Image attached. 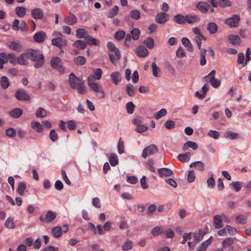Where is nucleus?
Returning a JSON list of instances; mask_svg holds the SVG:
<instances>
[{
  "label": "nucleus",
  "instance_id": "nucleus-1",
  "mask_svg": "<svg viewBox=\"0 0 251 251\" xmlns=\"http://www.w3.org/2000/svg\"><path fill=\"white\" fill-rule=\"evenodd\" d=\"M29 60L34 62L33 66L35 68H39L43 66L45 63L44 55L39 50L34 49H28Z\"/></svg>",
  "mask_w": 251,
  "mask_h": 251
},
{
  "label": "nucleus",
  "instance_id": "nucleus-2",
  "mask_svg": "<svg viewBox=\"0 0 251 251\" xmlns=\"http://www.w3.org/2000/svg\"><path fill=\"white\" fill-rule=\"evenodd\" d=\"M107 46L110 60L114 65H116V61L119 60L121 57L120 52L114 43L111 42H108Z\"/></svg>",
  "mask_w": 251,
  "mask_h": 251
},
{
  "label": "nucleus",
  "instance_id": "nucleus-3",
  "mask_svg": "<svg viewBox=\"0 0 251 251\" xmlns=\"http://www.w3.org/2000/svg\"><path fill=\"white\" fill-rule=\"evenodd\" d=\"M241 20L239 15L234 14L232 17L226 19L224 22L225 24L230 27H236L239 26Z\"/></svg>",
  "mask_w": 251,
  "mask_h": 251
},
{
  "label": "nucleus",
  "instance_id": "nucleus-4",
  "mask_svg": "<svg viewBox=\"0 0 251 251\" xmlns=\"http://www.w3.org/2000/svg\"><path fill=\"white\" fill-rule=\"evenodd\" d=\"M158 151V147L154 144H151L144 149L142 156L144 158H146L147 156L152 155L157 153Z\"/></svg>",
  "mask_w": 251,
  "mask_h": 251
},
{
  "label": "nucleus",
  "instance_id": "nucleus-5",
  "mask_svg": "<svg viewBox=\"0 0 251 251\" xmlns=\"http://www.w3.org/2000/svg\"><path fill=\"white\" fill-rule=\"evenodd\" d=\"M50 66L52 68L57 69L60 73H63L64 72V69L62 65V60L58 57H53L51 59Z\"/></svg>",
  "mask_w": 251,
  "mask_h": 251
},
{
  "label": "nucleus",
  "instance_id": "nucleus-6",
  "mask_svg": "<svg viewBox=\"0 0 251 251\" xmlns=\"http://www.w3.org/2000/svg\"><path fill=\"white\" fill-rule=\"evenodd\" d=\"M15 97L19 100L28 101L30 99V96L23 89L17 90L15 94Z\"/></svg>",
  "mask_w": 251,
  "mask_h": 251
},
{
  "label": "nucleus",
  "instance_id": "nucleus-7",
  "mask_svg": "<svg viewBox=\"0 0 251 251\" xmlns=\"http://www.w3.org/2000/svg\"><path fill=\"white\" fill-rule=\"evenodd\" d=\"M28 59H29L28 50L17 58V62L21 65H27L28 64Z\"/></svg>",
  "mask_w": 251,
  "mask_h": 251
},
{
  "label": "nucleus",
  "instance_id": "nucleus-8",
  "mask_svg": "<svg viewBox=\"0 0 251 251\" xmlns=\"http://www.w3.org/2000/svg\"><path fill=\"white\" fill-rule=\"evenodd\" d=\"M168 16L165 12L159 13L155 16V21L158 24H164L168 20Z\"/></svg>",
  "mask_w": 251,
  "mask_h": 251
},
{
  "label": "nucleus",
  "instance_id": "nucleus-9",
  "mask_svg": "<svg viewBox=\"0 0 251 251\" xmlns=\"http://www.w3.org/2000/svg\"><path fill=\"white\" fill-rule=\"evenodd\" d=\"M64 22L66 24L72 25L77 23V19L74 14L70 12L68 16L64 19Z\"/></svg>",
  "mask_w": 251,
  "mask_h": 251
},
{
  "label": "nucleus",
  "instance_id": "nucleus-10",
  "mask_svg": "<svg viewBox=\"0 0 251 251\" xmlns=\"http://www.w3.org/2000/svg\"><path fill=\"white\" fill-rule=\"evenodd\" d=\"M46 33L43 31H40L36 33L33 36V39L36 43H40L44 41L46 38Z\"/></svg>",
  "mask_w": 251,
  "mask_h": 251
},
{
  "label": "nucleus",
  "instance_id": "nucleus-11",
  "mask_svg": "<svg viewBox=\"0 0 251 251\" xmlns=\"http://www.w3.org/2000/svg\"><path fill=\"white\" fill-rule=\"evenodd\" d=\"M31 16L34 19H41L44 16V12L39 8L33 9L31 11Z\"/></svg>",
  "mask_w": 251,
  "mask_h": 251
},
{
  "label": "nucleus",
  "instance_id": "nucleus-12",
  "mask_svg": "<svg viewBox=\"0 0 251 251\" xmlns=\"http://www.w3.org/2000/svg\"><path fill=\"white\" fill-rule=\"evenodd\" d=\"M88 84L91 88V90H93L96 93H98L101 89L102 87L101 85L97 83H94L92 82L91 76H89L88 78Z\"/></svg>",
  "mask_w": 251,
  "mask_h": 251
},
{
  "label": "nucleus",
  "instance_id": "nucleus-13",
  "mask_svg": "<svg viewBox=\"0 0 251 251\" xmlns=\"http://www.w3.org/2000/svg\"><path fill=\"white\" fill-rule=\"evenodd\" d=\"M159 176L161 177L171 176L174 173L171 169L167 168H160L158 170Z\"/></svg>",
  "mask_w": 251,
  "mask_h": 251
},
{
  "label": "nucleus",
  "instance_id": "nucleus-14",
  "mask_svg": "<svg viewBox=\"0 0 251 251\" xmlns=\"http://www.w3.org/2000/svg\"><path fill=\"white\" fill-rule=\"evenodd\" d=\"M136 52L140 57H145L149 53L148 50L144 46H139L136 49Z\"/></svg>",
  "mask_w": 251,
  "mask_h": 251
},
{
  "label": "nucleus",
  "instance_id": "nucleus-15",
  "mask_svg": "<svg viewBox=\"0 0 251 251\" xmlns=\"http://www.w3.org/2000/svg\"><path fill=\"white\" fill-rule=\"evenodd\" d=\"M212 236L203 241L198 248L197 251H205L208 246L211 243Z\"/></svg>",
  "mask_w": 251,
  "mask_h": 251
},
{
  "label": "nucleus",
  "instance_id": "nucleus-16",
  "mask_svg": "<svg viewBox=\"0 0 251 251\" xmlns=\"http://www.w3.org/2000/svg\"><path fill=\"white\" fill-rule=\"evenodd\" d=\"M208 232V228H206V231H202V229H200L198 232H195L194 233V239L196 241H201L204 235L207 233Z\"/></svg>",
  "mask_w": 251,
  "mask_h": 251
},
{
  "label": "nucleus",
  "instance_id": "nucleus-17",
  "mask_svg": "<svg viewBox=\"0 0 251 251\" xmlns=\"http://www.w3.org/2000/svg\"><path fill=\"white\" fill-rule=\"evenodd\" d=\"M191 154L190 152H186L184 154H179L177 155L178 160L183 163L187 162L190 160Z\"/></svg>",
  "mask_w": 251,
  "mask_h": 251
},
{
  "label": "nucleus",
  "instance_id": "nucleus-18",
  "mask_svg": "<svg viewBox=\"0 0 251 251\" xmlns=\"http://www.w3.org/2000/svg\"><path fill=\"white\" fill-rule=\"evenodd\" d=\"M9 115L13 118L17 119L22 115L23 110L21 108H16L9 111Z\"/></svg>",
  "mask_w": 251,
  "mask_h": 251
},
{
  "label": "nucleus",
  "instance_id": "nucleus-19",
  "mask_svg": "<svg viewBox=\"0 0 251 251\" xmlns=\"http://www.w3.org/2000/svg\"><path fill=\"white\" fill-rule=\"evenodd\" d=\"M52 44L61 49L62 46L66 44V41L60 37L53 38L52 40Z\"/></svg>",
  "mask_w": 251,
  "mask_h": 251
},
{
  "label": "nucleus",
  "instance_id": "nucleus-20",
  "mask_svg": "<svg viewBox=\"0 0 251 251\" xmlns=\"http://www.w3.org/2000/svg\"><path fill=\"white\" fill-rule=\"evenodd\" d=\"M209 5L205 2L200 1L196 5V8L201 12L205 13L207 12V6Z\"/></svg>",
  "mask_w": 251,
  "mask_h": 251
},
{
  "label": "nucleus",
  "instance_id": "nucleus-21",
  "mask_svg": "<svg viewBox=\"0 0 251 251\" xmlns=\"http://www.w3.org/2000/svg\"><path fill=\"white\" fill-rule=\"evenodd\" d=\"M57 214L55 212L52 211H48L45 215L46 222L50 223L52 222L56 217Z\"/></svg>",
  "mask_w": 251,
  "mask_h": 251
},
{
  "label": "nucleus",
  "instance_id": "nucleus-22",
  "mask_svg": "<svg viewBox=\"0 0 251 251\" xmlns=\"http://www.w3.org/2000/svg\"><path fill=\"white\" fill-rule=\"evenodd\" d=\"M200 20L199 17L196 15H187L186 16V22L189 24L196 23L199 22Z\"/></svg>",
  "mask_w": 251,
  "mask_h": 251
},
{
  "label": "nucleus",
  "instance_id": "nucleus-23",
  "mask_svg": "<svg viewBox=\"0 0 251 251\" xmlns=\"http://www.w3.org/2000/svg\"><path fill=\"white\" fill-rule=\"evenodd\" d=\"M182 44L188 50V51L191 52L193 51V46L190 41L186 37H183L181 39Z\"/></svg>",
  "mask_w": 251,
  "mask_h": 251
},
{
  "label": "nucleus",
  "instance_id": "nucleus-24",
  "mask_svg": "<svg viewBox=\"0 0 251 251\" xmlns=\"http://www.w3.org/2000/svg\"><path fill=\"white\" fill-rule=\"evenodd\" d=\"M228 39L229 42L234 45H239L241 42V39L238 35L230 34L228 36Z\"/></svg>",
  "mask_w": 251,
  "mask_h": 251
},
{
  "label": "nucleus",
  "instance_id": "nucleus-25",
  "mask_svg": "<svg viewBox=\"0 0 251 251\" xmlns=\"http://www.w3.org/2000/svg\"><path fill=\"white\" fill-rule=\"evenodd\" d=\"M0 84L3 89H6L10 85V81L7 77L2 76L0 79Z\"/></svg>",
  "mask_w": 251,
  "mask_h": 251
},
{
  "label": "nucleus",
  "instance_id": "nucleus-26",
  "mask_svg": "<svg viewBox=\"0 0 251 251\" xmlns=\"http://www.w3.org/2000/svg\"><path fill=\"white\" fill-rule=\"evenodd\" d=\"M214 225L217 228H220L223 226L221 216L219 214L216 215L214 217Z\"/></svg>",
  "mask_w": 251,
  "mask_h": 251
},
{
  "label": "nucleus",
  "instance_id": "nucleus-27",
  "mask_svg": "<svg viewBox=\"0 0 251 251\" xmlns=\"http://www.w3.org/2000/svg\"><path fill=\"white\" fill-rule=\"evenodd\" d=\"M51 233L53 236L55 238L60 237L62 234V229L61 226H57L53 227L51 229Z\"/></svg>",
  "mask_w": 251,
  "mask_h": 251
},
{
  "label": "nucleus",
  "instance_id": "nucleus-28",
  "mask_svg": "<svg viewBox=\"0 0 251 251\" xmlns=\"http://www.w3.org/2000/svg\"><path fill=\"white\" fill-rule=\"evenodd\" d=\"M207 29L210 34H214L218 30V25L214 22H210L207 25Z\"/></svg>",
  "mask_w": 251,
  "mask_h": 251
},
{
  "label": "nucleus",
  "instance_id": "nucleus-29",
  "mask_svg": "<svg viewBox=\"0 0 251 251\" xmlns=\"http://www.w3.org/2000/svg\"><path fill=\"white\" fill-rule=\"evenodd\" d=\"M110 76L113 83L116 85L121 80V76L119 72L112 73L110 75Z\"/></svg>",
  "mask_w": 251,
  "mask_h": 251
},
{
  "label": "nucleus",
  "instance_id": "nucleus-30",
  "mask_svg": "<svg viewBox=\"0 0 251 251\" xmlns=\"http://www.w3.org/2000/svg\"><path fill=\"white\" fill-rule=\"evenodd\" d=\"M110 164L112 166H116L119 163L118 157L115 153H111L109 157Z\"/></svg>",
  "mask_w": 251,
  "mask_h": 251
},
{
  "label": "nucleus",
  "instance_id": "nucleus-31",
  "mask_svg": "<svg viewBox=\"0 0 251 251\" xmlns=\"http://www.w3.org/2000/svg\"><path fill=\"white\" fill-rule=\"evenodd\" d=\"M77 92L81 95H84L87 93V88L84 84L83 81L77 83V87L76 88Z\"/></svg>",
  "mask_w": 251,
  "mask_h": 251
},
{
  "label": "nucleus",
  "instance_id": "nucleus-32",
  "mask_svg": "<svg viewBox=\"0 0 251 251\" xmlns=\"http://www.w3.org/2000/svg\"><path fill=\"white\" fill-rule=\"evenodd\" d=\"M189 167L190 168H197L201 172L203 171L204 170L203 163L200 161L193 162L189 165Z\"/></svg>",
  "mask_w": 251,
  "mask_h": 251
},
{
  "label": "nucleus",
  "instance_id": "nucleus-33",
  "mask_svg": "<svg viewBox=\"0 0 251 251\" xmlns=\"http://www.w3.org/2000/svg\"><path fill=\"white\" fill-rule=\"evenodd\" d=\"M73 61L76 65H83L85 63L86 60L83 56H78L74 58Z\"/></svg>",
  "mask_w": 251,
  "mask_h": 251
},
{
  "label": "nucleus",
  "instance_id": "nucleus-34",
  "mask_svg": "<svg viewBox=\"0 0 251 251\" xmlns=\"http://www.w3.org/2000/svg\"><path fill=\"white\" fill-rule=\"evenodd\" d=\"M8 46L10 49L18 51H20L22 49V46L21 45L13 41L9 42Z\"/></svg>",
  "mask_w": 251,
  "mask_h": 251
},
{
  "label": "nucleus",
  "instance_id": "nucleus-35",
  "mask_svg": "<svg viewBox=\"0 0 251 251\" xmlns=\"http://www.w3.org/2000/svg\"><path fill=\"white\" fill-rule=\"evenodd\" d=\"M5 226L9 229H14L15 228L14 223V218L12 217H8L5 223Z\"/></svg>",
  "mask_w": 251,
  "mask_h": 251
},
{
  "label": "nucleus",
  "instance_id": "nucleus-36",
  "mask_svg": "<svg viewBox=\"0 0 251 251\" xmlns=\"http://www.w3.org/2000/svg\"><path fill=\"white\" fill-rule=\"evenodd\" d=\"M127 95L129 97H133L135 94L136 88L134 87L131 84L129 83L127 85L126 88Z\"/></svg>",
  "mask_w": 251,
  "mask_h": 251
},
{
  "label": "nucleus",
  "instance_id": "nucleus-37",
  "mask_svg": "<svg viewBox=\"0 0 251 251\" xmlns=\"http://www.w3.org/2000/svg\"><path fill=\"white\" fill-rule=\"evenodd\" d=\"M174 20L178 24H183L186 22V16L177 14L174 16Z\"/></svg>",
  "mask_w": 251,
  "mask_h": 251
},
{
  "label": "nucleus",
  "instance_id": "nucleus-38",
  "mask_svg": "<svg viewBox=\"0 0 251 251\" xmlns=\"http://www.w3.org/2000/svg\"><path fill=\"white\" fill-rule=\"evenodd\" d=\"M73 46L79 50H84L86 47V44L82 40L75 41Z\"/></svg>",
  "mask_w": 251,
  "mask_h": 251
},
{
  "label": "nucleus",
  "instance_id": "nucleus-39",
  "mask_svg": "<svg viewBox=\"0 0 251 251\" xmlns=\"http://www.w3.org/2000/svg\"><path fill=\"white\" fill-rule=\"evenodd\" d=\"M165 232L163 227L162 226H157L152 229L151 233L154 236H157L160 234Z\"/></svg>",
  "mask_w": 251,
  "mask_h": 251
},
{
  "label": "nucleus",
  "instance_id": "nucleus-40",
  "mask_svg": "<svg viewBox=\"0 0 251 251\" xmlns=\"http://www.w3.org/2000/svg\"><path fill=\"white\" fill-rule=\"evenodd\" d=\"M93 73L94 75L91 76L92 80H93V78H95L96 79H100L101 75H102V70L100 68H98L96 69H94L93 70Z\"/></svg>",
  "mask_w": 251,
  "mask_h": 251
},
{
  "label": "nucleus",
  "instance_id": "nucleus-41",
  "mask_svg": "<svg viewBox=\"0 0 251 251\" xmlns=\"http://www.w3.org/2000/svg\"><path fill=\"white\" fill-rule=\"evenodd\" d=\"M133 247V242L129 239H127L122 245V249L124 251H128Z\"/></svg>",
  "mask_w": 251,
  "mask_h": 251
},
{
  "label": "nucleus",
  "instance_id": "nucleus-42",
  "mask_svg": "<svg viewBox=\"0 0 251 251\" xmlns=\"http://www.w3.org/2000/svg\"><path fill=\"white\" fill-rule=\"evenodd\" d=\"M16 14L20 17H23L25 15L26 9L25 7L18 6L15 9Z\"/></svg>",
  "mask_w": 251,
  "mask_h": 251
},
{
  "label": "nucleus",
  "instance_id": "nucleus-43",
  "mask_svg": "<svg viewBox=\"0 0 251 251\" xmlns=\"http://www.w3.org/2000/svg\"><path fill=\"white\" fill-rule=\"evenodd\" d=\"M207 50L205 49L201 50L200 54V64L201 66H204L206 63V60L205 58Z\"/></svg>",
  "mask_w": 251,
  "mask_h": 251
},
{
  "label": "nucleus",
  "instance_id": "nucleus-44",
  "mask_svg": "<svg viewBox=\"0 0 251 251\" xmlns=\"http://www.w3.org/2000/svg\"><path fill=\"white\" fill-rule=\"evenodd\" d=\"M87 32L84 28H78L76 30V36L78 38H85Z\"/></svg>",
  "mask_w": 251,
  "mask_h": 251
},
{
  "label": "nucleus",
  "instance_id": "nucleus-45",
  "mask_svg": "<svg viewBox=\"0 0 251 251\" xmlns=\"http://www.w3.org/2000/svg\"><path fill=\"white\" fill-rule=\"evenodd\" d=\"M208 81L210 83L211 85L214 88H216L219 87L221 84L220 80L215 77L210 78L209 79H208Z\"/></svg>",
  "mask_w": 251,
  "mask_h": 251
},
{
  "label": "nucleus",
  "instance_id": "nucleus-46",
  "mask_svg": "<svg viewBox=\"0 0 251 251\" xmlns=\"http://www.w3.org/2000/svg\"><path fill=\"white\" fill-rule=\"evenodd\" d=\"M32 127L36 131L41 132L43 131V127L42 125L37 122H32L31 123Z\"/></svg>",
  "mask_w": 251,
  "mask_h": 251
},
{
  "label": "nucleus",
  "instance_id": "nucleus-47",
  "mask_svg": "<svg viewBox=\"0 0 251 251\" xmlns=\"http://www.w3.org/2000/svg\"><path fill=\"white\" fill-rule=\"evenodd\" d=\"M146 47L149 49H152L154 47V42L152 38L148 37L144 42Z\"/></svg>",
  "mask_w": 251,
  "mask_h": 251
},
{
  "label": "nucleus",
  "instance_id": "nucleus-48",
  "mask_svg": "<svg viewBox=\"0 0 251 251\" xmlns=\"http://www.w3.org/2000/svg\"><path fill=\"white\" fill-rule=\"evenodd\" d=\"M47 115V111L42 107L38 108L36 112V116L39 118H44Z\"/></svg>",
  "mask_w": 251,
  "mask_h": 251
},
{
  "label": "nucleus",
  "instance_id": "nucleus-49",
  "mask_svg": "<svg viewBox=\"0 0 251 251\" xmlns=\"http://www.w3.org/2000/svg\"><path fill=\"white\" fill-rule=\"evenodd\" d=\"M85 40L86 41V43L88 45H97V41L92 36L87 35L85 37Z\"/></svg>",
  "mask_w": 251,
  "mask_h": 251
},
{
  "label": "nucleus",
  "instance_id": "nucleus-50",
  "mask_svg": "<svg viewBox=\"0 0 251 251\" xmlns=\"http://www.w3.org/2000/svg\"><path fill=\"white\" fill-rule=\"evenodd\" d=\"M167 113V110L165 108H162L154 114V118L159 119L163 116H165Z\"/></svg>",
  "mask_w": 251,
  "mask_h": 251
},
{
  "label": "nucleus",
  "instance_id": "nucleus-51",
  "mask_svg": "<svg viewBox=\"0 0 251 251\" xmlns=\"http://www.w3.org/2000/svg\"><path fill=\"white\" fill-rule=\"evenodd\" d=\"M140 31L138 28H134L130 31V33L132 39L134 40L138 39Z\"/></svg>",
  "mask_w": 251,
  "mask_h": 251
},
{
  "label": "nucleus",
  "instance_id": "nucleus-52",
  "mask_svg": "<svg viewBox=\"0 0 251 251\" xmlns=\"http://www.w3.org/2000/svg\"><path fill=\"white\" fill-rule=\"evenodd\" d=\"M119 10V7L117 5H115L112 8L107 15V17L110 18H112L117 15Z\"/></svg>",
  "mask_w": 251,
  "mask_h": 251
},
{
  "label": "nucleus",
  "instance_id": "nucleus-53",
  "mask_svg": "<svg viewBox=\"0 0 251 251\" xmlns=\"http://www.w3.org/2000/svg\"><path fill=\"white\" fill-rule=\"evenodd\" d=\"M225 136L230 139H236L239 138L238 134L231 131H227L225 133Z\"/></svg>",
  "mask_w": 251,
  "mask_h": 251
},
{
  "label": "nucleus",
  "instance_id": "nucleus-54",
  "mask_svg": "<svg viewBox=\"0 0 251 251\" xmlns=\"http://www.w3.org/2000/svg\"><path fill=\"white\" fill-rule=\"evenodd\" d=\"M222 8L229 7L231 5V2L229 0H218V5Z\"/></svg>",
  "mask_w": 251,
  "mask_h": 251
},
{
  "label": "nucleus",
  "instance_id": "nucleus-55",
  "mask_svg": "<svg viewBox=\"0 0 251 251\" xmlns=\"http://www.w3.org/2000/svg\"><path fill=\"white\" fill-rule=\"evenodd\" d=\"M129 15L131 18L134 20H138L140 18V13L137 10H132L130 11Z\"/></svg>",
  "mask_w": 251,
  "mask_h": 251
},
{
  "label": "nucleus",
  "instance_id": "nucleus-56",
  "mask_svg": "<svg viewBox=\"0 0 251 251\" xmlns=\"http://www.w3.org/2000/svg\"><path fill=\"white\" fill-rule=\"evenodd\" d=\"M125 146L124 141L122 140V138L120 137L118 144V151L120 154H122L124 152Z\"/></svg>",
  "mask_w": 251,
  "mask_h": 251
},
{
  "label": "nucleus",
  "instance_id": "nucleus-57",
  "mask_svg": "<svg viewBox=\"0 0 251 251\" xmlns=\"http://www.w3.org/2000/svg\"><path fill=\"white\" fill-rule=\"evenodd\" d=\"M135 107V105L131 101L128 102L126 104V109L128 114H132Z\"/></svg>",
  "mask_w": 251,
  "mask_h": 251
},
{
  "label": "nucleus",
  "instance_id": "nucleus-58",
  "mask_svg": "<svg viewBox=\"0 0 251 251\" xmlns=\"http://www.w3.org/2000/svg\"><path fill=\"white\" fill-rule=\"evenodd\" d=\"M26 187V186L25 182H21L19 184L18 187V192L19 193V194L20 195H21V196L24 195V190L25 189Z\"/></svg>",
  "mask_w": 251,
  "mask_h": 251
},
{
  "label": "nucleus",
  "instance_id": "nucleus-59",
  "mask_svg": "<svg viewBox=\"0 0 251 251\" xmlns=\"http://www.w3.org/2000/svg\"><path fill=\"white\" fill-rule=\"evenodd\" d=\"M230 186L233 187L236 192H239L242 187L241 182L238 181H233L230 184Z\"/></svg>",
  "mask_w": 251,
  "mask_h": 251
},
{
  "label": "nucleus",
  "instance_id": "nucleus-60",
  "mask_svg": "<svg viewBox=\"0 0 251 251\" xmlns=\"http://www.w3.org/2000/svg\"><path fill=\"white\" fill-rule=\"evenodd\" d=\"M49 136L50 140L53 142H55L58 139V134L54 129L50 130Z\"/></svg>",
  "mask_w": 251,
  "mask_h": 251
},
{
  "label": "nucleus",
  "instance_id": "nucleus-61",
  "mask_svg": "<svg viewBox=\"0 0 251 251\" xmlns=\"http://www.w3.org/2000/svg\"><path fill=\"white\" fill-rule=\"evenodd\" d=\"M151 67L152 69V74L153 76L155 77H158V73L160 72L159 68L157 66L155 62L152 63Z\"/></svg>",
  "mask_w": 251,
  "mask_h": 251
},
{
  "label": "nucleus",
  "instance_id": "nucleus-62",
  "mask_svg": "<svg viewBox=\"0 0 251 251\" xmlns=\"http://www.w3.org/2000/svg\"><path fill=\"white\" fill-rule=\"evenodd\" d=\"M236 220L239 223L244 225L247 223V218L243 215H239L236 217Z\"/></svg>",
  "mask_w": 251,
  "mask_h": 251
},
{
  "label": "nucleus",
  "instance_id": "nucleus-63",
  "mask_svg": "<svg viewBox=\"0 0 251 251\" xmlns=\"http://www.w3.org/2000/svg\"><path fill=\"white\" fill-rule=\"evenodd\" d=\"M195 179V174L193 170H190L188 174L187 180L189 183L193 182Z\"/></svg>",
  "mask_w": 251,
  "mask_h": 251
},
{
  "label": "nucleus",
  "instance_id": "nucleus-64",
  "mask_svg": "<svg viewBox=\"0 0 251 251\" xmlns=\"http://www.w3.org/2000/svg\"><path fill=\"white\" fill-rule=\"evenodd\" d=\"M233 243V240L231 238H227L224 240L222 243L223 248H226L227 247L232 245Z\"/></svg>",
  "mask_w": 251,
  "mask_h": 251
}]
</instances>
